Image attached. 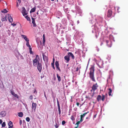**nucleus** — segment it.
<instances>
[{"label":"nucleus","instance_id":"473e14b6","mask_svg":"<svg viewBox=\"0 0 128 128\" xmlns=\"http://www.w3.org/2000/svg\"><path fill=\"white\" fill-rule=\"evenodd\" d=\"M12 122L10 121L8 124V125L9 126H12Z\"/></svg>","mask_w":128,"mask_h":128},{"label":"nucleus","instance_id":"ea45409f","mask_svg":"<svg viewBox=\"0 0 128 128\" xmlns=\"http://www.w3.org/2000/svg\"><path fill=\"white\" fill-rule=\"evenodd\" d=\"M71 119L72 120H74V117L73 116H72L71 117Z\"/></svg>","mask_w":128,"mask_h":128},{"label":"nucleus","instance_id":"4d7b16f0","mask_svg":"<svg viewBox=\"0 0 128 128\" xmlns=\"http://www.w3.org/2000/svg\"><path fill=\"white\" fill-rule=\"evenodd\" d=\"M39 42H40V45H42V42H41V41L40 40L39 41Z\"/></svg>","mask_w":128,"mask_h":128},{"label":"nucleus","instance_id":"5fc2aeb1","mask_svg":"<svg viewBox=\"0 0 128 128\" xmlns=\"http://www.w3.org/2000/svg\"><path fill=\"white\" fill-rule=\"evenodd\" d=\"M29 50H30H30L31 51V50H32V48L31 47H29Z\"/></svg>","mask_w":128,"mask_h":128},{"label":"nucleus","instance_id":"4be33fe9","mask_svg":"<svg viewBox=\"0 0 128 128\" xmlns=\"http://www.w3.org/2000/svg\"><path fill=\"white\" fill-rule=\"evenodd\" d=\"M36 7H34L32 8L30 12L31 13L34 12L36 10Z\"/></svg>","mask_w":128,"mask_h":128},{"label":"nucleus","instance_id":"4468645a","mask_svg":"<svg viewBox=\"0 0 128 128\" xmlns=\"http://www.w3.org/2000/svg\"><path fill=\"white\" fill-rule=\"evenodd\" d=\"M67 54L69 55L70 57V56H71L72 59H74V56L72 52H68V53Z\"/></svg>","mask_w":128,"mask_h":128},{"label":"nucleus","instance_id":"0eeeda50","mask_svg":"<svg viewBox=\"0 0 128 128\" xmlns=\"http://www.w3.org/2000/svg\"><path fill=\"white\" fill-rule=\"evenodd\" d=\"M57 102L58 109V114L59 115H60L61 114L60 107V105L59 102L58 101V98H57Z\"/></svg>","mask_w":128,"mask_h":128},{"label":"nucleus","instance_id":"f3484780","mask_svg":"<svg viewBox=\"0 0 128 128\" xmlns=\"http://www.w3.org/2000/svg\"><path fill=\"white\" fill-rule=\"evenodd\" d=\"M42 56L44 60V61H46L47 62L48 58V57L44 54L42 55Z\"/></svg>","mask_w":128,"mask_h":128},{"label":"nucleus","instance_id":"f704fd0d","mask_svg":"<svg viewBox=\"0 0 128 128\" xmlns=\"http://www.w3.org/2000/svg\"><path fill=\"white\" fill-rule=\"evenodd\" d=\"M54 126L56 128H58L59 126V124H58L56 123L54 125Z\"/></svg>","mask_w":128,"mask_h":128},{"label":"nucleus","instance_id":"6ab92c4d","mask_svg":"<svg viewBox=\"0 0 128 128\" xmlns=\"http://www.w3.org/2000/svg\"><path fill=\"white\" fill-rule=\"evenodd\" d=\"M11 92L12 95H13L14 97H16L18 98V95L15 94L14 92L11 91Z\"/></svg>","mask_w":128,"mask_h":128},{"label":"nucleus","instance_id":"6e6552de","mask_svg":"<svg viewBox=\"0 0 128 128\" xmlns=\"http://www.w3.org/2000/svg\"><path fill=\"white\" fill-rule=\"evenodd\" d=\"M22 14L23 16H24L27 14V13L25 8L24 7L22 8Z\"/></svg>","mask_w":128,"mask_h":128},{"label":"nucleus","instance_id":"ddd939ff","mask_svg":"<svg viewBox=\"0 0 128 128\" xmlns=\"http://www.w3.org/2000/svg\"><path fill=\"white\" fill-rule=\"evenodd\" d=\"M107 82L108 84L110 83V84H112V78H110V76H109L107 80Z\"/></svg>","mask_w":128,"mask_h":128},{"label":"nucleus","instance_id":"680f3d73","mask_svg":"<svg viewBox=\"0 0 128 128\" xmlns=\"http://www.w3.org/2000/svg\"><path fill=\"white\" fill-rule=\"evenodd\" d=\"M36 14H37V15H38L39 14H38V12H37L36 13Z\"/></svg>","mask_w":128,"mask_h":128},{"label":"nucleus","instance_id":"a18cd8bd","mask_svg":"<svg viewBox=\"0 0 128 128\" xmlns=\"http://www.w3.org/2000/svg\"><path fill=\"white\" fill-rule=\"evenodd\" d=\"M33 24V26L34 27H36V25L35 23Z\"/></svg>","mask_w":128,"mask_h":128},{"label":"nucleus","instance_id":"9d476101","mask_svg":"<svg viewBox=\"0 0 128 128\" xmlns=\"http://www.w3.org/2000/svg\"><path fill=\"white\" fill-rule=\"evenodd\" d=\"M64 58L65 60H66V63H68L70 60V57L68 55H66L65 56Z\"/></svg>","mask_w":128,"mask_h":128},{"label":"nucleus","instance_id":"5701e85b","mask_svg":"<svg viewBox=\"0 0 128 128\" xmlns=\"http://www.w3.org/2000/svg\"><path fill=\"white\" fill-rule=\"evenodd\" d=\"M57 77L58 79V80L59 82H60L61 81V78L60 76L58 74H56Z\"/></svg>","mask_w":128,"mask_h":128},{"label":"nucleus","instance_id":"c03bdc74","mask_svg":"<svg viewBox=\"0 0 128 128\" xmlns=\"http://www.w3.org/2000/svg\"><path fill=\"white\" fill-rule=\"evenodd\" d=\"M44 96L46 98V99H47V97H46V94L45 93V92H44Z\"/></svg>","mask_w":128,"mask_h":128},{"label":"nucleus","instance_id":"393cba45","mask_svg":"<svg viewBox=\"0 0 128 128\" xmlns=\"http://www.w3.org/2000/svg\"><path fill=\"white\" fill-rule=\"evenodd\" d=\"M18 116L19 117H22L23 116V114L22 112H20L18 113Z\"/></svg>","mask_w":128,"mask_h":128},{"label":"nucleus","instance_id":"864d4df0","mask_svg":"<svg viewBox=\"0 0 128 128\" xmlns=\"http://www.w3.org/2000/svg\"><path fill=\"white\" fill-rule=\"evenodd\" d=\"M30 54H32L33 53H32V50H31V51L30 50Z\"/></svg>","mask_w":128,"mask_h":128},{"label":"nucleus","instance_id":"2eb2a0df","mask_svg":"<svg viewBox=\"0 0 128 128\" xmlns=\"http://www.w3.org/2000/svg\"><path fill=\"white\" fill-rule=\"evenodd\" d=\"M21 36L22 38H24L25 40L27 42L29 41V39L26 36L24 35H22Z\"/></svg>","mask_w":128,"mask_h":128},{"label":"nucleus","instance_id":"09e8293b","mask_svg":"<svg viewBox=\"0 0 128 128\" xmlns=\"http://www.w3.org/2000/svg\"><path fill=\"white\" fill-rule=\"evenodd\" d=\"M16 6L17 7H18V2L17 1L16 2Z\"/></svg>","mask_w":128,"mask_h":128},{"label":"nucleus","instance_id":"1a4fd4ad","mask_svg":"<svg viewBox=\"0 0 128 128\" xmlns=\"http://www.w3.org/2000/svg\"><path fill=\"white\" fill-rule=\"evenodd\" d=\"M112 14V11L110 10H108L107 13V16L108 18L110 17Z\"/></svg>","mask_w":128,"mask_h":128},{"label":"nucleus","instance_id":"39448f33","mask_svg":"<svg viewBox=\"0 0 128 128\" xmlns=\"http://www.w3.org/2000/svg\"><path fill=\"white\" fill-rule=\"evenodd\" d=\"M37 69L40 72L42 69V65L41 63L38 64Z\"/></svg>","mask_w":128,"mask_h":128},{"label":"nucleus","instance_id":"a19ab883","mask_svg":"<svg viewBox=\"0 0 128 128\" xmlns=\"http://www.w3.org/2000/svg\"><path fill=\"white\" fill-rule=\"evenodd\" d=\"M19 123L20 125H21V124H22V121L21 120H20Z\"/></svg>","mask_w":128,"mask_h":128},{"label":"nucleus","instance_id":"4c0bfd02","mask_svg":"<svg viewBox=\"0 0 128 128\" xmlns=\"http://www.w3.org/2000/svg\"><path fill=\"white\" fill-rule=\"evenodd\" d=\"M26 45L28 47H31V46L29 44V41L27 42L26 44Z\"/></svg>","mask_w":128,"mask_h":128},{"label":"nucleus","instance_id":"49530a36","mask_svg":"<svg viewBox=\"0 0 128 128\" xmlns=\"http://www.w3.org/2000/svg\"><path fill=\"white\" fill-rule=\"evenodd\" d=\"M79 70V68L78 67H77L76 68V72L78 71Z\"/></svg>","mask_w":128,"mask_h":128},{"label":"nucleus","instance_id":"a878e982","mask_svg":"<svg viewBox=\"0 0 128 128\" xmlns=\"http://www.w3.org/2000/svg\"><path fill=\"white\" fill-rule=\"evenodd\" d=\"M109 91L108 92V94L109 96H112V90L111 88H109L108 89Z\"/></svg>","mask_w":128,"mask_h":128},{"label":"nucleus","instance_id":"69168bd1","mask_svg":"<svg viewBox=\"0 0 128 128\" xmlns=\"http://www.w3.org/2000/svg\"><path fill=\"white\" fill-rule=\"evenodd\" d=\"M51 0L52 1H54V0Z\"/></svg>","mask_w":128,"mask_h":128},{"label":"nucleus","instance_id":"052dcab7","mask_svg":"<svg viewBox=\"0 0 128 128\" xmlns=\"http://www.w3.org/2000/svg\"><path fill=\"white\" fill-rule=\"evenodd\" d=\"M78 126H77L76 127H75V128H78Z\"/></svg>","mask_w":128,"mask_h":128},{"label":"nucleus","instance_id":"774afa93","mask_svg":"<svg viewBox=\"0 0 128 128\" xmlns=\"http://www.w3.org/2000/svg\"><path fill=\"white\" fill-rule=\"evenodd\" d=\"M106 96H107V94H106Z\"/></svg>","mask_w":128,"mask_h":128},{"label":"nucleus","instance_id":"603ef678","mask_svg":"<svg viewBox=\"0 0 128 128\" xmlns=\"http://www.w3.org/2000/svg\"><path fill=\"white\" fill-rule=\"evenodd\" d=\"M54 58L53 59V62H52V63H54Z\"/></svg>","mask_w":128,"mask_h":128},{"label":"nucleus","instance_id":"6e6d98bb","mask_svg":"<svg viewBox=\"0 0 128 128\" xmlns=\"http://www.w3.org/2000/svg\"><path fill=\"white\" fill-rule=\"evenodd\" d=\"M12 24V25H13V26H16V24Z\"/></svg>","mask_w":128,"mask_h":128},{"label":"nucleus","instance_id":"f257e3e1","mask_svg":"<svg viewBox=\"0 0 128 128\" xmlns=\"http://www.w3.org/2000/svg\"><path fill=\"white\" fill-rule=\"evenodd\" d=\"M90 73L89 74L90 77L92 80L94 82H96V80L94 78V67H92L90 68Z\"/></svg>","mask_w":128,"mask_h":128},{"label":"nucleus","instance_id":"58836bf2","mask_svg":"<svg viewBox=\"0 0 128 128\" xmlns=\"http://www.w3.org/2000/svg\"><path fill=\"white\" fill-rule=\"evenodd\" d=\"M66 123V122L64 120H63L62 122V125H64Z\"/></svg>","mask_w":128,"mask_h":128},{"label":"nucleus","instance_id":"37998d69","mask_svg":"<svg viewBox=\"0 0 128 128\" xmlns=\"http://www.w3.org/2000/svg\"><path fill=\"white\" fill-rule=\"evenodd\" d=\"M29 98L31 100H32L33 98V96L32 95H31L29 97Z\"/></svg>","mask_w":128,"mask_h":128},{"label":"nucleus","instance_id":"72a5a7b5","mask_svg":"<svg viewBox=\"0 0 128 128\" xmlns=\"http://www.w3.org/2000/svg\"><path fill=\"white\" fill-rule=\"evenodd\" d=\"M6 126V123L5 122H3L2 124V127H4Z\"/></svg>","mask_w":128,"mask_h":128},{"label":"nucleus","instance_id":"7c9ffc66","mask_svg":"<svg viewBox=\"0 0 128 128\" xmlns=\"http://www.w3.org/2000/svg\"><path fill=\"white\" fill-rule=\"evenodd\" d=\"M26 18V19L28 21H30V18L28 17V16H26L25 17Z\"/></svg>","mask_w":128,"mask_h":128},{"label":"nucleus","instance_id":"b1692460","mask_svg":"<svg viewBox=\"0 0 128 128\" xmlns=\"http://www.w3.org/2000/svg\"><path fill=\"white\" fill-rule=\"evenodd\" d=\"M43 43H42V46H43L44 45L45 42V36H44V34L43 35Z\"/></svg>","mask_w":128,"mask_h":128},{"label":"nucleus","instance_id":"20e7f679","mask_svg":"<svg viewBox=\"0 0 128 128\" xmlns=\"http://www.w3.org/2000/svg\"><path fill=\"white\" fill-rule=\"evenodd\" d=\"M106 38V39H104V41L106 42L107 45L108 47H111L112 46V42L110 40L106 39V38Z\"/></svg>","mask_w":128,"mask_h":128},{"label":"nucleus","instance_id":"3c124183","mask_svg":"<svg viewBox=\"0 0 128 128\" xmlns=\"http://www.w3.org/2000/svg\"><path fill=\"white\" fill-rule=\"evenodd\" d=\"M2 121L1 120H0V123L2 124Z\"/></svg>","mask_w":128,"mask_h":128},{"label":"nucleus","instance_id":"13d9d810","mask_svg":"<svg viewBox=\"0 0 128 128\" xmlns=\"http://www.w3.org/2000/svg\"><path fill=\"white\" fill-rule=\"evenodd\" d=\"M84 104V103H83L82 104H80V107L81 106H82L83 105V104Z\"/></svg>","mask_w":128,"mask_h":128},{"label":"nucleus","instance_id":"c9c22d12","mask_svg":"<svg viewBox=\"0 0 128 128\" xmlns=\"http://www.w3.org/2000/svg\"><path fill=\"white\" fill-rule=\"evenodd\" d=\"M51 66L53 68L55 69V68L54 67V63H52L51 64Z\"/></svg>","mask_w":128,"mask_h":128},{"label":"nucleus","instance_id":"e433bc0d","mask_svg":"<svg viewBox=\"0 0 128 128\" xmlns=\"http://www.w3.org/2000/svg\"><path fill=\"white\" fill-rule=\"evenodd\" d=\"M26 120L28 122H29L30 121V118L28 117L26 118Z\"/></svg>","mask_w":128,"mask_h":128},{"label":"nucleus","instance_id":"7ed1b4c3","mask_svg":"<svg viewBox=\"0 0 128 128\" xmlns=\"http://www.w3.org/2000/svg\"><path fill=\"white\" fill-rule=\"evenodd\" d=\"M40 60V59L39 56L37 55H36V57L33 60V66H36L37 64L39 63V62Z\"/></svg>","mask_w":128,"mask_h":128},{"label":"nucleus","instance_id":"f03ea898","mask_svg":"<svg viewBox=\"0 0 128 128\" xmlns=\"http://www.w3.org/2000/svg\"><path fill=\"white\" fill-rule=\"evenodd\" d=\"M98 87V86L96 83L93 85L92 87V89L90 90V92H92V96H93L94 94H95L94 92L97 89Z\"/></svg>","mask_w":128,"mask_h":128},{"label":"nucleus","instance_id":"dca6fc26","mask_svg":"<svg viewBox=\"0 0 128 128\" xmlns=\"http://www.w3.org/2000/svg\"><path fill=\"white\" fill-rule=\"evenodd\" d=\"M7 16V15L6 16H2V22L6 21L7 20L6 17Z\"/></svg>","mask_w":128,"mask_h":128},{"label":"nucleus","instance_id":"c756f323","mask_svg":"<svg viewBox=\"0 0 128 128\" xmlns=\"http://www.w3.org/2000/svg\"><path fill=\"white\" fill-rule=\"evenodd\" d=\"M93 96H92V95H91V97H90L89 96H87L86 97V98L88 99L89 100H90L92 99V98Z\"/></svg>","mask_w":128,"mask_h":128},{"label":"nucleus","instance_id":"0e129e2a","mask_svg":"<svg viewBox=\"0 0 128 128\" xmlns=\"http://www.w3.org/2000/svg\"><path fill=\"white\" fill-rule=\"evenodd\" d=\"M96 38H97V36L96 35Z\"/></svg>","mask_w":128,"mask_h":128},{"label":"nucleus","instance_id":"bb28decb","mask_svg":"<svg viewBox=\"0 0 128 128\" xmlns=\"http://www.w3.org/2000/svg\"><path fill=\"white\" fill-rule=\"evenodd\" d=\"M105 98V96L103 94L102 95V101H104Z\"/></svg>","mask_w":128,"mask_h":128},{"label":"nucleus","instance_id":"a211bd4d","mask_svg":"<svg viewBox=\"0 0 128 128\" xmlns=\"http://www.w3.org/2000/svg\"><path fill=\"white\" fill-rule=\"evenodd\" d=\"M6 112L5 111H2L1 112L0 114L2 117L5 116L6 115Z\"/></svg>","mask_w":128,"mask_h":128},{"label":"nucleus","instance_id":"79ce46f5","mask_svg":"<svg viewBox=\"0 0 128 128\" xmlns=\"http://www.w3.org/2000/svg\"><path fill=\"white\" fill-rule=\"evenodd\" d=\"M117 9L118 10V12H120V11H119V10L120 9V8L119 7H117Z\"/></svg>","mask_w":128,"mask_h":128},{"label":"nucleus","instance_id":"423d86ee","mask_svg":"<svg viewBox=\"0 0 128 128\" xmlns=\"http://www.w3.org/2000/svg\"><path fill=\"white\" fill-rule=\"evenodd\" d=\"M55 65L56 67L60 72H61V70L59 67V64L58 62L57 61H56L55 62Z\"/></svg>","mask_w":128,"mask_h":128},{"label":"nucleus","instance_id":"338daca9","mask_svg":"<svg viewBox=\"0 0 128 128\" xmlns=\"http://www.w3.org/2000/svg\"><path fill=\"white\" fill-rule=\"evenodd\" d=\"M89 112H86V113H87V114Z\"/></svg>","mask_w":128,"mask_h":128},{"label":"nucleus","instance_id":"9b49d317","mask_svg":"<svg viewBox=\"0 0 128 128\" xmlns=\"http://www.w3.org/2000/svg\"><path fill=\"white\" fill-rule=\"evenodd\" d=\"M7 17L8 18L9 21L10 22H12L13 21L12 18L10 15L9 14H7Z\"/></svg>","mask_w":128,"mask_h":128},{"label":"nucleus","instance_id":"f8f14e48","mask_svg":"<svg viewBox=\"0 0 128 128\" xmlns=\"http://www.w3.org/2000/svg\"><path fill=\"white\" fill-rule=\"evenodd\" d=\"M36 104L32 102V110H34V111H35L36 110Z\"/></svg>","mask_w":128,"mask_h":128},{"label":"nucleus","instance_id":"412c9836","mask_svg":"<svg viewBox=\"0 0 128 128\" xmlns=\"http://www.w3.org/2000/svg\"><path fill=\"white\" fill-rule=\"evenodd\" d=\"M87 114V113H84V114H83L82 115H80V119L81 121L83 120V119H82Z\"/></svg>","mask_w":128,"mask_h":128},{"label":"nucleus","instance_id":"8fccbe9b","mask_svg":"<svg viewBox=\"0 0 128 128\" xmlns=\"http://www.w3.org/2000/svg\"><path fill=\"white\" fill-rule=\"evenodd\" d=\"M17 0L18 1V2L19 4H20V2H21L20 0Z\"/></svg>","mask_w":128,"mask_h":128},{"label":"nucleus","instance_id":"aec40b11","mask_svg":"<svg viewBox=\"0 0 128 128\" xmlns=\"http://www.w3.org/2000/svg\"><path fill=\"white\" fill-rule=\"evenodd\" d=\"M97 100L98 102L102 100V96L100 95H98V96L97 98Z\"/></svg>","mask_w":128,"mask_h":128},{"label":"nucleus","instance_id":"2f4dec72","mask_svg":"<svg viewBox=\"0 0 128 128\" xmlns=\"http://www.w3.org/2000/svg\"><path fill=\"white\" fill-rule=\"evenodd\" d=\"M32 23L33 24L35 23V20H34V18L32 17Z\"/></svg>","mask_w":128,"mask_h":128},{"label":"nucleus","instance_id":"e2e57ef3","mask_svg":"<svg viewBox=\"0 0 128 128\" xmlns=\"http://www.w3.org/2000/svg\"><path fill=\"white\" fill-rule=\"evenodd\" d=\"M36 91V90H35V91H34V93H35Z\"/></svg>","mask_w":128,"mask_h":128},{"label":"nucleus","instance_id":"de8ad7c7","mask_svg":"<svg viewBox=\"0 0 128 128\" xmlns=\"http://www.w3.org/2000/svg\"><path fill=\"white\" fill-rule=\"evenodd\" d=\"M76 104L78 106L80 104V103L78 102H77L76 103Z\"/></svg>","mask_w":128,"mask_h":128},{"label":"nucleus","instance_id":"bf43d9fd","mask_svg":"<svg viewBox=\"0 0 128 128\" xmlns=\"http://www.w3.org/2000/svg\"><path fill=\"white\" fill-rule=\"evenodd\" d=\"M12 126H10L9 127V128H12Z\"/></svg>","mask_w":128,"mask_h":128},{"label":"nucleus","instance_id":"c85d7f7f","mask_svg":"<svg viewBox=\"0 0 128 128\" xmlns=\"http://www.w3.org/2000/svg\"><path fill=\"white\" fill-rule=\"evenodd\" d=\"M2 12L3 13H6L8 12V11L6 9H5L2 10Z\"/></svg>","mask_w":128,"mask_h":128},{"label":"nucleus","instance_id":"cd10ccee","mask_svg":"<svg viewBox=\"0 0 128 128\" xmlns=\"http://www.w3.org/2000/svg\"><path fill=\"white\" fill-rule=\"evenodd\" d=\"M83 120H81V119L80 121H79L77 122L76 123V124L77 125V126H79V124L80 123V122H82V121Z\"/></svg>","mask_w":128,"mask_h":128}]
</instances>
